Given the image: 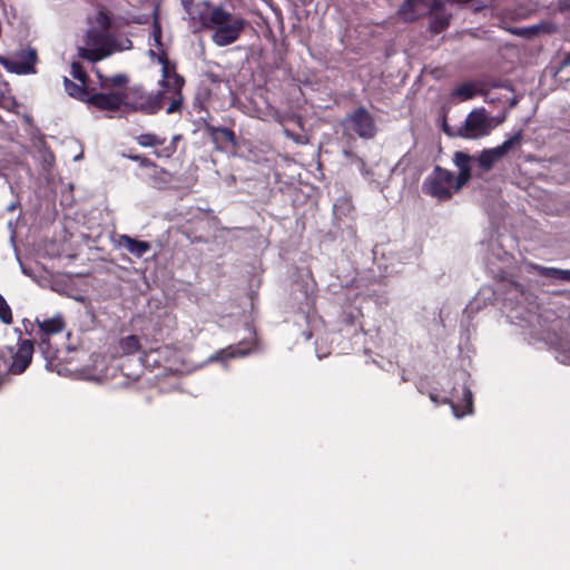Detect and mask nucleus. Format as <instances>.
Here are the masks:
<instances>
[{
  "label": "nucleus",
  "mask_w": 570,
  "mask_h": 570,
  "mask_svg": "<svg viewBox=\"0 0 570 570\" xmlns=\"http://www.w3.org/2000/svg\"><path fill=\"white\" fill-rule=\"evenodd\" d=\"M71 76L78 80L79 82H87L89 81V76L88 73L86 72V70L83 69V67L81 66L80 62H77V61H73L71 63Z\"/></svg>",
  "instance_id": "nucleus-29"
},
{
  "label": "nucleus",
  "mask_w": 570,
  "mask_h": 570,
  "mask_svg": "<svg viewBox=\"0 0 570 570\" xmlns=\"http://www.w3.org/2000/svg\"><path fill=\"white\" fill-rule=\"evenodd\" d=\"M452 14L448 13L441 1H435L432 7V16L430 19L429 30L433 35L443 32L450 26Z\"/></svg>",
  "instance_id": "nucleus-15"
},
{
  "label": "nucleus",
  "mask_w": 570,
  "mask_h": 570,
  "mask_svg": "<svg viewBox=\"0 0 570 570\" xmlns=\"http://www.w3.org/2000/svg\"><path fill=\"white\" fill-rule=\"evenodd\" d=\"M124 96L126 97L124 107L146 115H155L160 111L165 100L168 99L166 90L149 92L141 85L130 87L124 92Z\"/></svg>",
  "instance_id": "nucleus-4"
},
{
  "label": "nucleus",
  "mask_w": 570,
  "mask_h": 570,
  "mask_svg": "<svg viewBox=\"0 0 570 570\" xmlns=\"http://www.w3.org/2000/svg\"><path fill=\"white\" fill-rule=\"evenodd\" d=\"M535 268H537L539 275L542 277H549V278H554V279L561 281V274H562L561 268L546 267V266H537Z\"/></svg>",
  "instance_id": "nucleus-30"
},
{
  "label": "nucleus",
  "mask_w": 570,
  "mask_h": 570,
  "mask_svg": "<svg viewBox=\"0 0 570 570\" xmlns=\"http://www.w3.org/2000/svg\"><path fill=\"white\" fill-rule=\"evenodd\" d=\"M523 139V132L522 130H518L513 136L504 140L501 145L497 146L495 148L501 154L502 157H504L508 153H510L513 148L521 145Z\"/></svg>",
  "instance_id": "nucleus-25"
},
{
  "label": "nucleus",
  "mask_w": 570,
  "mask_h": 570,
  "mask_svg": "<svg viewBox=\"0 0 570 570\" xmlns=\"http://www.w3.org/2000/svg\"><path fill=\"white\" fill-rule=\"evenodd\" d=\"M175 151H176V147H168V146H167V147H165V148L161 150V153H159V151H155V155H156L157 157H161V156L170 157V156H173V155L175 154Z\"/></svg>",
  "instance_id": "nucleus-34"
},
{
  "label": "nucleus",
  "mask_w": 570,
  "mask_h": 570,
  "mask_svg": "<svg viewBox=\"0 0 570 570\" xmlns=\"http://www.w3.org/2000/svg\"><path fill=\"white\" fill-rule=\"evenodd\" d=\"M23 331L26 334L31 335L33 332L35 324L28 318L22 321Z\"/></svg>",
  "instance_id": "nucleus-35"
},
{
  "label": "nucleus",
  "mask_w": 570,
  "mask_h": 570,
  "mask_svg": "<svg viewBox=\"0 0 570 570\" xmlns=\"http://www.w3.org/2000/svg\"><path fill=\"white\" fill-rule=\"evenodd\" d=\"M63 87H65L66 92L70 97H72L81 102H86V104H87V100L92 91V88H90L87 82L76 83L67 77H63Z\"/></svg>",
  "instance_id": "nucleus-18"
},
{
  "label": "nucleus",
  "mask_w": 570,
  "mask_h": 570,
  "mask_svg": "<svg viewBox=\"0 0 570 570\" xmlns=\"http://www.w3.org/2000/svg\"><path fill=\"white\" fill-rule=\"evenodd\" d=\"M252 347L249 343L239 342L237 345H230L224 350L220 351V354H223L226 357H238V356H245L250 352Z\"/></svg>",
  "instance_id": "nucleus-27"
},
{
  "label": "nucleus",
  "mask_w": 570,
  "mask_h": 570,
  "mask_svg": "<svg viewBox=\"0 0 570 570\" xmlns=\"http://www.w3.org/2000/svg\"><path fill=\"white\" fill-rule=\"evenodd\" d=\"M97 22L102 29H105V30L109 29L111 26V19H110L109 13L104 10L98 11Z\"/></svg>",
  "instance_id": "nucleus-32"
},
{
  "label": "nucleus",
  "mask_w": 570,
  "mask_h": 570,
  "mask_svg": "<svg viewBox=\"0 0 570 570\" xmlns=\"http://www.w3.org/2000/svg\"><path fill=\"white\" fill-rule=\"evenodd\" d=\"M119 245L125 247L130 254L140 258L151 249L149 242L139 240L128 235H121L119 237Z\"/></svg>",
  "instance_id": "nucleus-17"
},
{
  "label": "nucleus",
  "mask_w": 570,
  "mask_h": 570,
  "mask_svg": "<svg viewBox=\"0 0 570 570\" xmlns=\"http://www.w3.org/2000/svg\"><path fill=\"white\" fill-rule=\"evenodd\" d=\"M126 97L122 91L97 92L95 88L87 100L89 107L100 111L117 112L125 104Z\"/></svg>",
  "instance_id": "nucleus-11"
},
{
  "label": "nucleus",
  "mask_w": 570,
  "mask_h": 570,
  "mask_svg": "<svg viewBox=\"0 0 570 570\" xmlns=\"http://www.w3.org/2000/svg\"><path fill=\"white\" fill-rule=\"evenodd\" d=\"M476 86L475 83L468 81L458 86L451 94L453 98H458L461 101L470 100L476 95Z\"/></svg>",
  "instance_id": "nucleus-23"
},
{
  "label": "nucleus",
  "mask_w": 570,
  "mask_h": 570,
  "mask_svg": "<svg viewBox=\"0 0 570 570\" xmlns=\"http://www.w3.org/2000/svg\"><path fill=\"white\" fill-rule=\"evenodd\" d=\"M117 350L120 355H132L140 350V341L136 335H128L119 340Z\"/></svg>",
  "instance_id": "nucleus-22"
},
{
  "label": "nucleus",
  "mask_w": 570,
  "mask_h": 570,
  "mask_svg": "<svg viewBox=\"0 0 570 570\" xmlns=\"http://www.w3.org/2000/svg\"><path fill=\"white\" fill-rule=\"evenodd\" d=\"M179 139V136H175L168 147H176V142Z\"/></svg>",
  "instance_id": "nucleus-40"
},
{
  "label": "nucleus",
  "mask_w": 570,
  "mask_h": 570,
  "mask_svg": "<svg viewBox=\"0 0 570 570\" xmlns=\"http://www.w3.org/2000/svg\"><path fill=\"white\" fill-rule=\"evenodd\" d=\"M17 331L19 332L17 348L8 346L9 354L12 358L9 372L12 374L23 373L31 364L33 355V341L22 340L21 331L19 328H17Z\"/></svg>",
  "instance_id": "nucleus-10"
},
{
  "label": "nucleus",
  "mask_w": 570,
  "mask_h": 570,
  "mask_svg": "<svg viewBox=\"0 0 570 570\" xmlns=\"http://www.w3.org/2000/svg\"><path fill=\"white\" fill-rule=\"evenodd\" d=\"M423 191L439 200H449L455 191V176L454 174L439 165H436L432 173L425 178L423 183Z\"/></svg>",
  "instance_id": "nucleus-5"
},
{
  "label": "nucleus",
  "mask_w": 570,
  "mask_h": 570,
  "mask_svg": "<svg viewBox=\"0 0 570 570\" xmlns=\"http://www.w3.org/2000/svg\"><path fill=\"white\" fill-rule=\"evenodd\" d=\"M205 130L218 150H224L227 145L232 147L237 146L236 135L230 128L206 124Z\"/></svg>",
  "instance_id": "nucleus-13"
},
{
  "label": "nucleus",
  "mask_w": 570,
  "mask_h": 570,
  "mask_svg": "<svg viewBox=\"0 0 570 570\" xmlns=\"http://www.w3.org/2000/svg\"><path fill=\"white\" fill-rule=\"evenodd\" d=\"M171 353V350L167 346H159L156 348H150L147 352H144L140 361L145 367H161L163 362L167 358V356Z\"/></svg>",
  "instance_id": "nucleus-16"
},
{
  "label": "nucleus",
  "mask_w": 570,
  "mask_h": 570,
  "mask_svg": "<svg viewBox=\"0 0 570 570\" xmlns=\"http://www.w3.org/2000/svg\"><path fill=\"white\" fill-rule=\"evenodd\" d=\"M570 66V51L562 58L560 68H567Z\"/></svg>",
  "instance_id": "nucleus-37"
},
{
  "label": "nucleus",
  "mask_w": 570,
  "mask_h": 570,
  "mask_svg": "<svg viewBox=\"0 0 570 570\" xmlns=\"http://www.w3.org/2000/svg\"><path fill=\"white\" fill-rule=\"evenodd\" d=\"M128 159L138 163L142 168H153L155 173L168 174L167 170L159 167L155 161L144 155L124 154Z\"/></svg>",
  "instance_id": "nucleus-26"
},
{
  "label": "nucleus",
  "mask_w": 570,
  "mask_h": 570,
  "mask_svg": "<svg viewBox=\"0 0 570 570\" xmlns=\"http://www.w3.org/2000/svg\"><path fill=\"white\" fill-rule=\"evenodd\" d=\"M561 281L570 282V269H562Z\"/></svg>",
  "instance_id": "nucleus-38"
},
{
  "label": "nucleus",
  "mask_w": 570,
  "mask_h": 570,
  "mask_svg": "<svg viewBox=\"0 0 570 570\" xmlns=\"http://www.w3.org/2000/svg\"><path fill=\"white\" fill-rule=\"evenodd\" d=\"M415 0H404L402 6L400 7V13L404 16L405 20H413V11H414Z\"/></svg>",
  "instance_id": "nucleus-31"
},
{
  "label": "nucleus",
  "mask_w": 570,
  "mask_h": 570,
  "mask_svg": "<svg viewBox=\"0 0 570 570\" xmlns=\"http://www.w3.org/2000/svg\"><path fill=\"white\" fill-rule=\"evenodd\" d=\"M492 129L491 122L487 116L485 109H474L465 118V121L456 131H452L448 125L443 130L448 136H458L465 139H476L488 136Z\"/></svg>",
  "instance_id": "nucleus-6"
},
{
  "label": "nucleus",
  "mask_w": 570,
  "mask_h": 570,
  "mask_svg": "<svg viewBox=\"0 0 570 570\" xmlns=\"http://www.w3.org/2000/svg\"><path fill=\"white\" fill-rule=\"evenodd\" d=\"M161 65L160 90H166L169 105L166 108L168 115L179 112L183 108V87L185 79L176 71V65L168 59L166 51L161 50L157 56Z\"/></svg>",
  "instance_id": "nucleus-3"
},
{
  "label": "nucleus",
  "mask_w": 570,
  "mask_h": 570,
  "mask_svg": "<svg viewBox=\"0 0 570 570\" xmlns=\"http://www.w3.org/2000/svg\"><path fill=\"white\" fill-rule=\"evenodd\" d=\"M116 50L115 40L102 32H89L87 48H79V57L97 62L110 56Z\"/></svg>",
  "instance_id": "nucleus-7"
},
{
  "label": "nucleus",
  "mask_w": 570,
  "mask_h": 570,
  "mask_svg": "<svg viewBox=\"0 0 570 570\" xmlns=\"http://www.w3.org/2000/svg\"><path fill=\"white\" fill-rule=\"evenodd\" d=\"M135 139L140 147L145 148L163 146L166 141L165 137L158 136L153 132L141 134L137 136Z\"/></svg>",
  "instance_id": "nucleus-24"
},
{
  "label": "nucleus",
  "mask_w": 570,
  "mask_h": 570,
  "mask_svg": "<svg viewBox=\"0 0 570 570\" xmlns=\"http://www.w3.org/2000/svg\"><path fill=\"white\" fill-rule=\"evenodd\" d=\"M179 139V136H175L168 147H176V142Z\"/></svg>",
  "instance_id": "nucleus-42"
},
{
  "label": "nucleus",
  "mask_w": 570,
  "mask_h": 570,
  "mask_svg": "<svg viewBox=\"0 0 570 570\" xmlns=\"http://www.w3.org/2000/svg\"><path fill=\"white\" fill-rule=\"evenodd\" d=\"M203 27L212 31L210 39L217 47H227L238 41L249 22L240 14H234L219 4L203 20Z\"/></svg>",
  "instance_id": "nucleus-1"
},
{
  "label": "nucleus",
  "mask_w": 570,
  "mask_h": 570,
  "mask_svg": "<svg viewBox=\"0 0 570 570\" xmlns=\"http://www.w3.org/2000/svg\"><path fill=\"white\" fill-rule=\"evenodd\" d=\"M95 72L99 80V87L102 90H107V89H111V88H122L129 81L128 76L125 73H117L114 76H105L104 73H101V71L99 69H96Z\"/></svg>",
  "instance_id": "nucleus-19"
},
{
  "label": "nucleus",
  "mask_w": 570,
  "mask_h": 570,
  "mask_svg": "<svg viewBox=\"0 0 570 570\" xmlns=\"http://www.w3.org/2000/svg\"><path fill=\"white\" fill-rule=\"evenodd\" d=\"M153 38H154V42L157 47L163 46V43H161V27L157 19H155L154 24H153Z\"/></svg>",
  "instance_id": "nucleus-33"
},
{
  "label": "nucleus",
  "mask_w": 570,
  "mask_h": 570,
  "mask_svg": "<svg viewBox=\"0 0 570 570\" xmlns=\"http://www.w3.org/2000/svg\"><path fill=\"white\" fill-rule=\"evenodd\" d=\"M0 320L4 324H11L13 321L11 307L7 303L6 298L0 294Z\"/></svg>",
  "instance_id": "nucleus-28"
},
{
  "label": "nucleus",
  "mask_w": 570,
  "mask_h": 570,
  "mask_svg": "<svg viewBox=\"0 0 570 570\" xmlns=\"http://www.w3.org/2000/svg\"><path fill=\"white\" fill-rule=\"evenodd\" d=\"M180 2H181V4H183V7H184L186 10H188V9L191 7V4H193L194 0H180Z\"/></svg>",
  "instance_id": "nucleus-39"
},
{
  "label": "nucleus",
  "mask_w": 570,
  "mask_h": 570,
  "mask_svg": "<svg viewBox=\"0 0 570 570\" xmlns=\"http://www.w3.org/2000/svg\"><path fill=\"white\" fill-rule=\"evenodd\" d=\"M471 161L472 157L464 151H455L453 156V163L459 169V175L455 177V191L462 189L471 179Z\"/></svg>",
  "instance_id": "nucleus-14"
},
{
  "label": "nucleus",
  "mask_w": 570,
  "mask_h": 570,
  "mask_svg": "<svg viewBox=\"0 0 570 570\" xmlns=\"http://www.w3.org/2000/svg\"><path fill=\"white\" fill-rule=\"evenodd\" d=\"M0 65L8 71L17 75L35 72L36 49L19 50L10 55H0Z\"/></svg>",
  "instance_id": "nucleus-8"
},
{
  "label": "nucleus",
  "mask_w": 570,
  "mask_h": 570,
  "mask_svg": "<svg viewBox=\"0 0 570 570\" xmlns=\"http://www.w3.org/2000/svg\"><path fill=\"white\" fill-rule=\"evenodd\" d=\"M63 330L65 321L61 315L46 320L42 323L38 321V350L46 362V368L58 374L69 371L61 357L63 350L57 347L56 343L52 342L55 336L61 334Z\"/></svg>",
  "instance_id": "nucleus-2"
},
{
  "label": "nucleus",
  "mask_w": 570,
  "mask_h": 570,
  "mask_svg": "<svg viewBox=\"0 0 570 570\" xmlns=\"http://www.w3.org/2000/svg\"><path fill=\"white\" fill-rule=\"evenodd\" d=\"M18 259H19V262H20V266H21L22 272H23L26 275H28V276H30L31 278H33V279H35V275H33V271H32V268H31V267H28V266H27V264H26V263H24L20 257H18Z\"/></svg>",
  "instance_id": "nucleus-36"
},
{
  "label": "nucleus",
  "mask_w": 570,
  "mask_h": 570,
  "mask_svg": "<svg viewBox=\"0 0 570 570\" xmlns=\"http://www.w3.org/2000/svg\"><path fill=\"white\" fill-rule=\"evenodd\" d=\"M501 158L503 157L495 147L488 148L482 150L481 154L479 155L478 164L483 171H489Z\"/></svg>",
  "instance_id": "nucleus-21"
},
{
  "label": "nucleus",
  "mask_w": 570,
  "mask_h": 570,
  "mask_svg": "<svg viewBox=\"0 0 570 570\" xmlns=\"http://www.w3.org/2000/svg\"><path fill=\"white\" fill-rule=\"evenodd\" d=\"M430 400L435 404H450L452 411L456 417H463L466 414H471L473 412V395L469 387H463V397L461 402H452L450 399L444 397L440 400L435 393L429 394Z\"/></svg>",
  "instance_id": "nucleus-12"
},
{
  "label": "nucleus",
  "mask_w": 570,
  "mask_h": 570,
  "mask_svg": "<svg viewBox=\"0 0 570 570\" xmlns=\"http://www.w3.org/2000/svg\"><path fill=\"white\" fill-rule=\"evenodd\" d=\"M38 160H40L43 171L50 176L55 166V155L46 146L43 137L38 136Z\"/></svg>",
  "instance_id": "nucleus-20"
},
{
  "label": "nucleus",
  "mask_w": 570,
  "mask_h": 570,
  "mask_svg": "<svg viewBox=\"0 0 570 570\" xmlns=\"http://www.w3.org/2000/svg\"><path fill=\"white\" fill-rule=\"evenodd\" d=\"M343 124L363 139H372L376 134L374 118L363 106L357 107L352 114H348L343 120Z\"/></svg>",
  "instance_id": "nucleus-9"
},
{
  "label": "nucleus",
  "mask_w": 570,
  "mask_h": 570,
  "mask_svg": "<svg viewBox=\"0 0 570 570\" xmlns=\"http://www.w3.org/2000/svg\"><path fill=\"white\" fill-rule=\"evenodd\" d=\"M179 139V136H175L168 147H176V142Z\"/></svg>",
  "instance_id": "nucleus-41"
}]
</instances>
